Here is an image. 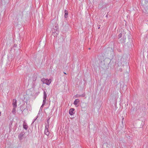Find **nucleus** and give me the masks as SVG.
<instances>
[{"mask_svg":"<svg viewBox=\"0 0 148 148\" xmlns=\"http://www.w3.org/2000/svg\"><path fill=\"white\" fill-rule=\"evenodd\" d=\"M142 4L143 8V12L146 14L148 13V0H142Z\"/></svg>","mask_w":148,"mask_h":148,"instance_id":"obj_1","label":"nucleus"},{"mask_svg":"<svg viewBox=\"0 0 148 148\" xmlns=\"http://www.w3.org/2000/svg\"><path fill=\"white\" fill-rule=\"evenodd\" d=\"M12 104L13 106V107H14V108H13V111H14L15 110V108L17 106L16 104V99H13V103Z\"/></svg>","mask_w":148,"mask_h":148,"instance_id":"obj_2","label":"nucleus"},{"mask_svg":"<svg viewBox=\"0 0 148 148\" xmlns=\"http://www.w3.org/2000/svg\"><path fill=\"white\" fill-rule=\"evenodd\" d=\"M74 110V109L73 108H71L69 110V114L71 115L73 114V112Z\"/></svg>","mask_w":148,"mask_h":148,"instance_id":"obj_3","label":"nucleus"},{"mask_svg":"<svg viewBox=\"0 0 148 148\" xmlns=\"http://www.w3.org/2000/svg\"><path fill=\"white\" fill-rule=\"evenodd\" d=\"M64 17L65 18H66L68 17V12L66 10H64Z\"/></svg>","mask_w":148,"mask_h":148,"instance_id":"obj_4","label":"nucleus"},{"mask_svg":"<svg viewBox=\"0 0 148 148\" xmlns=\"http://www.w3.org/2000/svg\"><path fill=\"white\" fill-rule=\"evenodd\" d=\"M79 102V100L78 99H76L75 100L74 103L75 105H76Z\"/></svg>","mask_w":148,"mask_h":148,"instance_id":"obj_5","label":"nucleus"},{"mask_svg":"<svg viewBox=\"0 0 148 148\" xmlns=\"http://www.w3.org/2000/svg\"><path fill=\"white\" fill-rule=\"evenodd\" d=\"M23 126L25 130H27L28 128V126L25 124H24L23 125Z\"/></svg>","mask_w":148,"mask_h":148,"instance_id":"obj_6","label":"nucleus"},{"mask_svg":"<svg viewBox=\"0 0 148 148\" xmlns=\"http://www.w3.org/2000/svg\"><path fill=\"white\" fill-rule=\"evenodd\" d=\"M51 79H49L48 80H47V85H49L51 82Z\"/></svg>","mask_w":148,"mask_h":148,"instance_id":"obj_7","label":"nucleus"},{"mask_svg":"<svg viewBox=\"0 0 148 148\" xmlns=\"http://www.w3.org/2000/svg\"><path fill=\"white\" fill-rule=\"evenodd\" d=\"M47 136L48 135H49V132L47 131Z\"/></svg>","mask_w":148,"mask_h":148,"instance_id":"obj_8","label":"nucleus"},{"mask_svg":"<svg viewBox=\"0 0 148 148\" xmlns=\"http://www.w3.org/2000/svg\"><path fill=\"white\" fill-rule=\"evenodd\" d=\"M122 36V34H119V36L120 37H121Z\"/></svg>","mask_w":148,"mask_h":148,"instance_id":"obj_9","label":"nucleus"},{"mask_svg":"<svg viewBox=\"0 0 148 148\" xmlns=\"http://www.w3.org/2000/svg\"><path fill=\"white\" fill-rule=\"evenodd\" d=\"M45 98V99H44V101H45V98H46V96H45V97H44Z\"/></svg>","mask_w":148,"mask_h":148,"instance_id":"obj_10","label":"nucleus"},{"mask_svg":"<svg viewBox=\"0 0 148 148\" xmlns=\"http://www.w3.org/2000/svg\"><path fill=\"white\" fill-rule=\"evenodd\" d=\"M64 74H66V73H64Z\"/></svg>","mask_w":148,"mask_h":148,"instance_id":"obj_11","label":"nucleus"},{"mask_svg":"<svg viewBox=\"0 0 148 148\" xmlns=\"http://www.w3.org/2000/svg\"><path fill=\"white\" fill-rule=\"evenodd\" d=\"M56 29H58V28H57V27H56Z\"/></svg>","mask_w":148,"mask_h":148,"instance_id":"obj_12","label":"nucleus"}]
</instances>
